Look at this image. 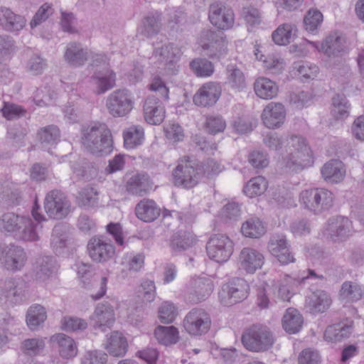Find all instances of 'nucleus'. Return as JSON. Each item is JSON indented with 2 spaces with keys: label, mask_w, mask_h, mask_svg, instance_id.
I'll return each instance as SVG.
<instances>
[{
  "label": "nucleus",
  "mask_w": 364,
  "mask_h": 364,
  "mask_svg": "<svg viewBox=\"0 0 364 364\" xmlns=\"http://www.w3.org/2000/svg\"><path fill=\"white\" fill-rule=\"evenodd\" d=\"M225 85L230 89L240 92L247 87L246 77L242 70L235 64H229L225 69Z\"/></svg>",
  "instance_id": "nucleus-32"
},
{
  "label": "nucleus",
  "mask_w": 364,
  "mask_h": 364,
  "mask_svg": "<svg viewBox=\"0 0 364 364\" xmlns=\"http://www.w3.org/2000/svg\"><path fill=\"white\" fill-rule=\"evenodd\" d=\"M350 105L346 97L337 94L332 98L331 114L337 119H343L349 115Z\"/></svg>",
  "instance_id": "nucleus-52"
},
{
  "label": "nucleus",
  "mask_w": 364,
  "mask_h": 364,
  "mask_svg": "<svg viewBox=\"0 0 364 364\" xmlns=\"http://www.w3.org/2000/svg\"><path fill=\"white\" fill-rule=\"evenodd\" d=\"M135 212L139 219L149 223L159 216L161 210L154 200L144 199L136 205Z\"/></svg>",
  "instance_id": "nucleus-33"
},
{
  "label": "nucleus",
  "mask_w": 364,
  "mask_h": 364,
  "mask_svg": "<svg viewBox=\"0 0 364 364\" xmlns=\"http://www.w3.org/2000/svg\"><path fill=\"white\" fill-rule=\"evenodd\" d=\"M267 247L269 252L277 258L282 264L294 262L295 259L290 251V245L285 235H273L269 240Z\"/></svg>",
  "instance_id": "nucleus-19"
},
{
  "label": "nucleus",
  "mask_w": 364,
  "mask_h": 364,
  "mask_svg": "<svg viewBox=\"0 0 364 364\" xmlns=\"http://www.w3.org/2000/svg\"><path fill=\"white\" fill-rule=\"evenodd\" d=\"M351 333V328L346 323H335L328 326L324 332V338L328 341H340L348 338Z\"/></svg>",
  "instance_id": "nucleus-50"
},
{
  "label": "nucleus",
  "mask_w": 364,
  "mask_h": 364,
  "mask_svg": "<svg viewBox=\"0 0 364 364\" xmlns=\"http://www.w3.org/2000/svg\"><path fill=\"white\" fill-rule=\"evenodd\" d=\"M87 49L83 48L80 43L70 42L66 46L64 59L70 66H82L87 60Z\"/></svg>",
  "instance_id": "nucleus-29"
},
{
  "label": "nucleus",
  "mask_w": 364,
  "mask_h": 364,
  "mask_svg": "<svg viewBox=\"0 0 364 364\" xmlns=\"http://www.w3.org/2000/svg\"><path fill=\"white\" fill-rule=\"evenodd\" d=\"M47 318L45 308L40 304H33L26 314V323L28 328L34 331L43 323Z\"/></svg>",
  "instance_id": "nucleus-47"
},
{
  "label": "nucleus",
  "mask_w": 364,
  "mask_h": 364,
  "mask_svg": "<svg viewBox=\"0 0 364 364\" xmlns=\"http://www.w3.org/2000/svg\"><path fill=\"white\" fill-rule=\"evenodd\" d=\"M209 42L203 45L205 55L213 60H220L228 54V41L223 33L208 31Z\"/></svg>",
  "instance_id": "nucleus-16"
},
{
  "label": "nucleus",
  "mask_w": 364,
  "mask_h": 364,
  "mask_svg": "<svg viewBox=\"0 0 364 364\" xmlns=\"http://www.w3.org/2000/svg\"><path fill=\"white\" fill-rule=\"evenodd\" d=\"M267 188V183L262 176H257L250 179L244 188V193L250 198L262 194Z\"/></svg>",
  "instance_id": "nucleus-55"
},
{
  "label": "nucleus",
  "mask_w": 364,
  "mask_h": 364,
  "mask_svg": "<svg viewBox=\"0 0 364 364\" xmlns=\"http://www.w3.org/2000/svg\"><path fill=\"white\" fill-rule=\"evenodd\" d=\"M44 348V339L41 338L25 339L21 345V350L22 352L30 356H35L40 354Z\"/></svg>",
  "instance_id": "nucleus-57"
},
{
  "label": "nucleus",
  "mask_w": 364,
  "mask_h": 364,
  "mask_svg": "<svg viewBox=\"0 0 364 364\" xmlns=\"http://www.w3.org/2000/svg\"><path fill=\"white\" fill-rule=\"evenodd\" d=\"M249 285L241 278H235L224 284L219 292L221 304L226 306L234 305L248 296Z\"/></svg>",
  "instance_id": "nucleus-9"
},
{
  "label": "nucleus",
  "mask_w": 364,
  "mask_h": 364,
  "mask_svg": "<svg viewBox=\"0 0 364 364\" xmlns=\"http://www.w3.org/2000/svg\"><path fill=\"white\" fill-rule=\"evenodd\" d=\"M323 14L316 9H310L304 18V28L311 33H315L321 26Z\"/></svg>",
  "instance_id": "nucleus-56"
},
{
  "label": "nucleus",
  "mask_w": 364,
  "mask_h": 364,
  "mask_svg": "<svg viewBox=\"0 0 364 364\" xmlns=\"http://www.w3.org/2000/svg\"><path fill=\"white\" fill-rule=\"evenodd\" d=\"M139 296L141 297L144 301L151 302L156 297L155 284L151 280H144L141 282L138 289Z\"/></svg>",
  "instance_id": "nucleus-61"
},
{
  "label": "nucleus",
  "mask_w": 364,
  "mask_h": 364,
  "mask_svg": "<svg viewBox=\"0 0 364 364\" xmlns=\"http://www.w3.org/2000/svg\"><path fill=\"white\" fill-rule=\"evenodd\" d=\"M134 101L132 93L127 89L112 92L106 101L108 112L114 117L127 116L133 109Z\"/></svg>",
  "instance_id": "nucleus-7"
},
{
  "label": "nucleus",
  "mask_w": 364,
  "mask_h": 364,
  "mask_svg": "<svg viewBox=\"0 0 364 364\" xmlns=\"http://www.w3.org/2000/svg\"><path fill=\"white\" fill-rule=\"evenodd\" d=\"M190 68L193 73L200 77L211 76L215 70L213 64L205 58H198L190 63Z\"/></svg>",
  "instance_id": "nucleus-54"
},
{
  "label": "nucleus",
  "mask_w": 364,
  "mask_h": 364,
  "mask_svg": "<svg viewBox=\"0 0 364 364\" xmlns=\"http://www.w3.org/2000/svg\"><path fill=\"white\" fill-rule=\"evenodd\" d=\"M233 242L225 235H212L206 245L207 254L210 259L217 262H227L233 252Z\"/></svg>",
  "instance_id": "nucleus-11"
},
{
  "label": "nucleus",
  "mask_w": 364,
  "mask_h": 364,
  "mask_svg": "<svg viewBox=\"0 0 364 364\" xmlns=\"http://www.w3.org/2000/svg\"><path fill=\"white\" fill-rule=\"evenodd\" d=\"M183 326L190 335H204L210 328V316L203 309L193 308L185 316L183 321Z\"/></svg>",
  "instance_id": "nucleus-10"
},
{
  "label": "nucleus",
  "mask_w": 364,
  "mask_h": 364,
  "mask_svg": "<svg viewBox=\"0 0 364 364\" xmlns=\"http://www.w3.org/2000/svg\"><path fill=\"white\" fill-rule=\"evenodd\" d=\"M208 18L213 26L221 30L232 28L235 21L232 9L222 2L210 5Z\"/></svg>",
  "instance_id": "nucleus-15"
},
{
  "label": "nucleus",
  "mask_w": 364,
  "mask_h": 364,
  "mask_svg": "<svg viewBox=\"0 0 364 364\" xmlns=\"http://www.w3.org/2000/svg\"><path fill=\"white\" fill-rule=\"evenodd\" d=\"M241 341L247 350L263 353L272 348L274 343V337L267 326L256 323L245 330Z\"/></svg>",
  "instance_id": "nucleus-3"
},
{
  "label": "nucleus",
  "mask_w": 364,
  "mask_h": 364,
  "mask_svg": "<svg viewBox=\"0 0 364 364\" xmlns=\"http://www.w3.org/2000/svg\"><path fill=\"white\" fill-rule=\"evenodd\" d=\"M1 112L4 117L8 120H14L25 115L26 111L21 106L4 102V106L1 109Z\"/></svg>",
  "instance_id": "nucleus-60"
},
{
  "label": "nucleus",
  "mask_w": 364,
  "mask_h": 364,
  "mask_svg": "<svg viewBox=\"0 0 364 364\" xmlns=\"http://www.w3.org/2000/svg\"><path fill=\"white\" fill-rule=\"evenodd\" d=\"M353 232L352 222L341 215L329 218L325 228V233L334 241L345 240Z\"/></svg>",
  "instance_id": "nucleus-17"
},
{
  "label": "nucleus",
  "mask_w": 364,
  "mask_h": 364,
  "mask_svg": "<svg viewBox=\"0 0 364 364\" xmlns=\"http://www.w3.org/2000/svg\"><path fill=\"white\" fill-rule=\"evenodd\" d=\"M196 243L194 235L187 231L180 230L174 233L170 240V247L173 252H182L191 247Z\"/></svg>",
  "instance_id": "nucleus-41"
},
{
  "label": "nucleus",
  "mask_w": 364,
  "mask_h": 364,
  "mask_svg": "<svg viewBox=\"0 0 364 364\" xmlns=\"http://www.w3.org/2000/svg\"><path fill=\"white\" fill-rule=\"evenodd\" d=\"M254 90L255 94L264 100L275 97L279 90L277 84L267 77L257 78L254 83Z\"/></svg>",
  "instance_id": "nucleus-39"
},
{
  "label": "nucleus",
  "mask_w": 364,
  "mask_h": 364,
  "mask_svg": "<svg viewBox=\"0 0 364 364\" xmlns=\"http://www.w3.org/2000/svg\"><path fill=\"white\" fill-rule=\"evenodd\" d=\"M68 231L66 225L58 224L53 229L50 246L56 254H60L67 245L68 241Z\"/></svg>",
  "instance_id": "nucleus-45"
},
{
  "label": "nucleus",
  "mask_w": 364,
  "mask_h": 364,
  "mask_svg": "<svg viewBox=\"0 0 364 364\" xmlns=\"http://www.w3.org/2000/svg\"><path fill=\"white\" fill-rule=\"evenodd\" d=\"M24 218L13 213H4L0 219L1 231L14 232L20 230Z\"/></svg>",
  "instance_id": "nucleus-53"
},
{
  "label": "nucleus",
  "mask_w": 364,
  "mask_h": 364,
  "mask_svg": "<svg viewBox=\"0 0 364 364\" xmlns=\"http://www.w3.org/2000/svg\"><path fill=\"white\" fill-rule=\"evenodd\" d=\"M53 13V4L50 3L43 4L36 12L30 22L31 28H36L45 22Z\"/></svg>",
  "instance_id": "nucleus-58"
},
{
  "label": "nucleus",
  "mask_w": 364,
  "mask_h": 364,
  "mask_svg": "<svg viewBox=\"0 0 364 364\" xmlns=\"http://www.w3.org/2000/svg\"><path fill=\"white\" fill-rule=\"evenodd\" d=\"M296 284L295 279L285 275L281 283L273 289L269 285L259 288L257 292V304L262 309H266L270 303L269 296L271 293L274 297L283 301H289L293 296L291 287Z\"/></svg>",
  "instance_id": "nucleus-6"
},
{
  "label": "nucleus",
  "mask_w": 364,
  "mask_h": 364,
  "mask_svg": "<svg viewBox=\"0 0 364 364\" xmlns=\"http://www.w3.org/2000/svg\"><path fill=\"white\" fill-rule=\"evenodd\" d=\"M263 255L258 250L250 247L243 248L239 255L240 269L248 274H253L264 264Z\"/></svg>",
  "instance_id": "nucleus-22"
},
{
  "label": "nucleus",
  "mask_w": 364,
  "mask_h": 364,
  "mask_svg": "<svg viewBox=\"0 0 364 364\" xmlns=\"http://www.w3.org/2000/svg\"><path fill=\"white\" fill-rule=\"evenodd\" d=\"M333 193L323 188L306 189L299 194L301 205L314 214L329 210L333 205Z\"/></svg>",
  "instance_id": "nucleus-4"
},
{
  "label": "nucleus",
  "mask_w": 364,
  "mask_h": 364,
  "mask_svg": "<svg viewBox=\"0 0 364 364\" xmlns=\"http://www.w3.org/2000/svg\"><path fill=\"white\" fill-rule=\"evenodd\" d=\"M26 25V19L22 15L14 13L11 9L0 7V26L6 31L17 33Z\"/></svg>",
  "instance_id": "nucleus-24"
},
{
  "label": "nucleus",
  "mask_w": 364,
  "mask_h": 364,
  "mask_svg": "<svg viewBox=\"0 0 364 364\" xmlns=\"http://www.w3.org/2000/svg\"><path fill=\"white\" fill-rule=\"evenodd\" d=\"M62 328L65 331H75L84 330L87 328V323L79 318L65 316L61 320Z\"/></svg>",
  "instance_id": "nucleus-64"
},
{
  "label": "nucleus",
  "mask_w": 364,
  "mask_h": 364,
  "mask_svg": "<svg viewBox=\"0 0 364 364\" xmlns=\"http://www.w3.org/2000/svg\"><path fill=\"white\" fill-rule=\"evenodd\" d=\"M70 202L61 191H49L44 200V210L50 218L61 220L70 212Z\"/></svg>",
  "instance_id": "nucleus-8"
},
{
  "label": "nucleus",
  "mask_w": 364,
  "mask_h": 364,
  "mask_svg": "<svg viewBox=\"0 0 364 364\" xmlns=\"http://www.w3.org/2000/svg\"><path fill=\"white\" fill-rule=\"evenodd\" d=\"M39 141L43 149H48V146H53L58 143L60 139V130L55 125H49L41 128L38 132Z\"/></svg>",
  "instance_id": "nucleus-49"
},
{
  "label": "nucleus",
  "mask_w": 364,
  "mask_h": 364,
  "mask_svg": "<svg viewBox=\"0 0 364 364\" xmlns=\"http://www.w3.org/2000/svg\"><path fill=\"white\" fill-rule=\"evenodd\" d=\"M287 146L288 155L284 159L287 168L297 171L313 164L311 151L304 137L291 136L287 139Z\"/></svg>",
  "instance_id": "nucleus-2"
},
{
  "label": "nucleus",
  "mask_w": 364,
  "mask_h": 364,
  "mask_svg": "<svg viewBox=\"0 0 364 364\" xmlns=\"http://www.w3.org/2000/svg\"><path fill=\"white\" fill-rule=\"evenodd\" d=\"M50 341L55 344L60 355L65 359L76 356L77 348L75 341L64 333H57L51 336Z\"/></svg>",
  "instance_id": "nucleus-31"
},
{
  "label": "nucleus",
  "mask_w": 364,
  "mask_h": 364,
  "mask_svg": "<svg viewBox=\"0 0 364 364\" xmlns=\"http://www.w3.org/2000/svg\"><path fill=\"white\" fill-rule=\"evenodd\" d=\"M286 112L284 105L279 102H270L264 109L262 119L269 129L279 128L285 119Z\"/></svg>",
  "instance_id": "nucleus-25"
},
{
  "label": "nucleus",
  "mask_w": 364,
  "mask_h": 364,
  "mask_svg": "<svg viewBox=\"0 0 364 364\" xmlns=\"http://www.w3.org/2000/svg\"><path fill=\"white\" fill-rule=\"evenodd\" d=\"M90 319L95 330L105 332L115 321L113 306L109 302L98 304Z\"/></svg>",
  "instance_id": "nucleus-20"
},
{
  "label": "nucleus",
  "mask_w": 364,
  "mask_h": 364,
  "mask_svg": "<svg viewBox=\"0 0 364 364\" xmlns=\"http://www.w3.org/2000/svg\"><path fill=\"white\" fill-rule=\"evenodd\" d=\"M331 304L330 296L323 290H316L309 295L305 301V306L312 314L323 313Z\"/></svg>",
  "instance_id": "nucleus-30"
},
{
  "label": "nucleus",
  "mask_w": 364,
  "mask_h": 364,
  "mask_svg": "<svg viewBox=\"0 0 364 364\" xmlns=\"http://www.w3.org/2000/svg\"><path fill=\"white\" fill-rule=\"evenodd\" d=\"M213 285L210 280L205 278L194 279L191 282L188 299L192 303L205 300L212 293Z\"/></svg>",
  "instance_id": "nucleus-28"
},
{
  "label": "nucleus",
  "mask_w": 364,
  "mask_h": 364,
  "mask_svg": "<svg viewBox=\"0 0 364 364\" xmlns=\"http://www.w3.org/2000/svg\"><path fill=\"white\" fill-rule=\"evenodd\" d=\"M38 210L39 206L35 204L31 211L32 216L36 223L28 217H25L23 219L21 224L23 230L21 237L25 241L33 242L39 240L38 230L42 228L41 222L46 220V218L38 212Z\"/></svg>",
  "instance_id": "nucleus-21"
},
{
  "label": "nucleus",
  "mask_w": 364,
  "mask_h": 364,
  "mask_svg": "<svg viewBox=\"0 0 364 364\" xmlns=\"http://www.w3.org/2000/svg\"><path fill=\"white\" fill-rule=\"evenodd\" d=\"M144 129L141 126L134 125L123 132L124 144L126 148L133 149L140 145L144 139Z\"/></svg>",
  "instance_id": "nucleus-48"
},
{
  "label": "nucleus",
  "mask_w": 364,
  "mask_h": 364,
  "mask_svg": "<svg viewBox=\"0 0 364 364\" xmlns=\"http://www.w3.org/2000/svg\"><path fill=\"white\" fill-rule=\"evenodd\" d=\"M303 321L301 314L296 309L289 308L283 316L282 326L288 333L294 334L301 329Z\"/></svg>",
  "instance_id": "nucleus-42"
},
{
  "label": "nucleus",
  "mask_w": 364,
  "mask_h": 364,
  "mask_svg": "<svg viewBox=\"0 0 364 364\" xmlns=\"http://www.w3.org/2000/svg\"><path fill=\"white\" fill-rule=\"evenodd\" d=\"M225 121L221 116L210 115L206 117L205 127L207 132L212 134L223 132L225 129Z\"/></svg>",
  "instance_id": "nucleus-59"
},
{
  "label": "nucleus",
  "mask_w": 364,
  "mask_h": 364,
  "mask_svg": "<svg viewBox=\"0 0 364 364\" xmlns=\"http://www.w3.org/2000/svg\"><path fill=\"white\" fill-rule=\"evenodd\" d=\"M364 291L357 282L352 281L344 282L339 291V299L344 303H353L360 300Z\"/></svg>",
  "instance_id": "nucleus-37"
},
{
  "label": "nucleus",
  "mask_w": 364,
  "mask_h": 364,
  "mask_svg": "<svg viewBox=\"0 0 364 364\" xmlns=\"http://www.w3.org/2000/svg\"><path fill=\"white\" fill-rule=\"evenodd\" d=\"M26 259L24 250L16 245L5 247L0 255L1 267L13 272L21 270L25 265Z\"/></svg>",
  "instance_id": "nucleus-14"
},
{
  "label": "nucleus",
  "mask_w": 364,
  "mask_h": 364,
  "mask_svg": "<svg viewBox=\"0 0 364 364\" xmlns=\"http://www.w3.org/2000/svg\"><path fill=\"white\" fill-rule=\"evenodd\" d=\"M81 143L84 149L97 156H103L112 151L110 130L106 124L95 123L82 130Z\"/></svg>",
  "instance_id": "nucleus-1"
},
{
  "label": "nucleus",
  "mask_w": 364,
  "mask_h": 364,
  "mask_svg": "<svg viewBox=\"0 0 364 364\" xmlns=\"http://www.w3.org/2000/svg\"><path fill=\"white\" fill-rule=\"evenodd\" d=\"M24 297L22 287L14 279L6 280L4 287L0 289V300L5 298L13 303H19Z\"/></svg>",
  "instance_id": "nucleus-38"
},
{
  "label": "nucleus",
  "mask_w": 364,
  "mask_h": 364,
  "mask_svg": "<svg viewBox=\"0 0 364 364\" xmlns=\"http://www.w3.org/2000/svg\"><path fill=\"white\" fill-rule=\"evenodd\" d=\"M161 15L155 11L149 14L142 20V25L139 28V33L146 38H152L157 35L161 28Z\"/></svg>",
  "instance_id": "nucleus-35"
},
{
  "label": "nucleus",
  "mask_w": 364,
  "mask_h": 364,
  "mask_svg": "<svg viewBox=\"0 0 364 364\" xmlns=\"http://www.w3.org/2000/svg\"><path fill=\"white\" fill-rule=\"evenodd\" d=\"M176 316L175 306L168 301L164 302L159 309V317L161 323H172Z\"/></svg>",
  "instance_id": "nucleus-63"
},
{
  "label": "nucleus",
  "mask_w": 364,
  "mask_h": 364,
  "mask_svg": "<svg viewBox=\"0 0 364 364\" xmlns=\"http://www.w3.org/2000/svg\"><path fill=\"white\" fill-rule=\"evenodd\" d=\"M154 56L164 64L168 74H176L178 71L176 63L181 56V50L176 45L170 43L157 48L154 51Z\"/></svg>",
  "instance_id": "nucleus-18"
},
{
  "label": "nucleus",
  "mask_w": 364,
  "mask_h": 364,
  "mask_svg": "<svg viewBox=\"0 0 364 364\" xmlns=\"http://www.w3.org/2000/svg\"><path fill=\"white\" fill-rule=\"evenodd\" d=\"M296 26L291 23L280 25L272 34L273 41L279 46L289 44L296 36Z\"/></svg>",
  "instance_id": "nucleus-43"
},
{
  "label": "nucleus",
  "mask_w": 364,
  "mask_h": 364,
  "mask_svg": "<svg viewBox=\"0 0 364 364\" xmlns=\"http://www.w3.org/2000/svg\"><path fill=\"white\" fill-rule=\"evenodd\" d=\"M241 232L245 237L259 238L265 233L266 229L259 218H252L247 220L242 224Z\"/></svg>",
  "instance_id": "nucleus-51"
},
{
  "label": "nucleus",
  "mask_w": 364,
  "mask_h": 364,
  "mask_svg": "<svg viewBox=\"0 0 364 364\" xmlns=\"http://www.w3.org/2000/svg\"><path fill=\"white\" fill-rule=\"evenodd\" d=\"M87 252L92 261L105 263L114 257L115 247L104 236L95 235L87 242Z\"/></svg>",
  "instance_id": "nucleus-12"
},
{
  "label": "nucleus",
  "mask_w": 364,
  "mask_h": 364,
  "mask_svg": "<svg viewBox=\"0 0 364 364\" xmlns=\"http://www.w3.org/2000/svg\"><path fill=\"white\" fill-rule=\"evenodd\" d=\"M107 355L101 350L87 351L81 359V364H106Z\"/></svg>",
  "instance_id": "nucleus-62"
},
{
  "label": "nucleus",
  "mask_w": 364,
  "mask_h": 364,
  "mask_svg": "<svg viewBox=\"0 0 364 364\" xmlns=\"http://www.w3.org/2000/svg\"><path fill=\"white\" fill-rule=\"evenodd\" d=\"M220 94L221 91L218 84L208 82L194 95L193 102L197 106L210 107L216 103Z\"/></svg>",
  "instance_id": "nucleus-27"
},
{
  "label": "nucleus",
  "mask_w": 364,
  "mask_h": 364,
  "mask_svg": "<svg viewBox=\"0 0 364 364\" xmlns=\"http://www.w3.org/2000/svg\"><path fill=\"white\" fill-rule=\"evenodd\" d=\"M153 183L147 173H136L126 181L124 187L127 192L133 196H144L151 189Z\"/></svg>",
  "instance_id": "nucleus-26"
},
{
  "label": "nucleus",
  "mask_w": 364,
  "mask_h": 364,
  "mask_svg": "<svg viewBox=\"0 0 364 364\" xmlns=\"http://www.w3.org/2000/svg\"><path fill=\"white\" fill-rule=\"evenodd\" d=\"M92 80L97 87V92L102 94L115 85V73L109 70L95 73Z\"/></svg>",
  "instance_id": "nucleus-44"
},
{
  "label": "nucleus",
  "mask_w": 364,
  "mask_h": 364,
  "mask_svg": "<svg viewBox=\"0 0 364 364\" xmlns=\"http://www.w3.org/2000/svg\"><path fill=\"white\" fill-rule=\"evenodd\" d=\"M154 336L159 343L168 346L175 344L178 341L179 333L173 326H159L154 331Z\"/></svg>",
  "instance_id": "nucleus-46"
},
{
  "label": "nucleus",
  "mask_w": 364,
  "mask_h": 364,
  "mask_svg": "<svg viewBox=\"0 0 364 364\" xmlns=\"http://www.w3.org/2000/svg\"><path fill=\"white\" fill-rule=\"evenodd\" d=\"M56 270V262L52 257L43 256L37 259L34 267L37 279L45 280L52 276Z\"/></svg>",
  "instance_id": "nucleus-40"
},
{
  "label": "nucleus",
  "mask_w": 364,
  "mask_h": 364,
  "mask_svg": "<svg viewBox=\"0 0 364 364\" xmlns=\"http://www.w3.org/2000/svg\"><path fill=\"white\" fill-rule=\"evenodd\" d=\"M321 175L326 181L338 183L345 176L343 164L339 160H331L326 162L321 168Z\"/></svg>",
  "instance_id": "nucleus-34"
},
{
  "label": "nucleus",
  "mask_w": 364,
  "mask_h": 364,
  "mask_svg": "<svg viewBox=\"0 0 364 364\" xmlns=\"http://www.w3.org/2000/svg\"><path fill=\"white\" fill-rule=\"evenodd\" d=\"M172 175L176 186L191 188L198 183L200 168L196 161L191 159L189 156H185L181 159Z\"/></svg>",
  "instance_id": "nucleus-5"
},
{
  "label": "nucleus",
  "mask_w": 364,
  "mask_h": 364,
  "mask_svg": "<svg viewBox=\"0 0 364 364\" xmlns=\"http://www.w3.org/2000/svg\"><path fill=\"white\" fill-rule=\"evenodd\" d=\"M143 112L146 122L150 124H159L165 117V109L162 102L154 95L146 98L143 105Z\"/></svg>",
  "instance_id": "nucleus-23"
},
{
  "label": "nucleus",
  "mask_w": 364,
  "mask_h": 364,
  "mask_svg": "<svg viewBox=\"0 0 364 364\" xmlns=\"http://www.w3.org/2000/svg\"><path fill=\"white\" fill-rule=\"evenodd\" d=\"M318 50L323 52L328 58H336V62L340 64L342 63L341 55L346 50V38L339 33L334 32L328 35L321 43L318 42L308 41Z\"/></svg>",
  "instance_id": "nucleus-13"
},
{
  "label": "nucleus",
  "mask_w": 364,
  "mask_h": 364,
  "mask_svg": "<svg viewBox=\"0 0 364 364\" xmlns=\"http://www.w3.org/2000/svg\"><path fill=\"white\" fill-rule=\"evenodd\" d=\"M127 339L117 331L112 333L105 344V348L111 355L115 357L124 356L127 351Z\"/></svg>",
  "instance_id": "nucleus-36"
}]
</instances>
